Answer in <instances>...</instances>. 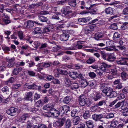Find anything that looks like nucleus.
Instances as JSON below:
<instances>
[{"instance_id": "nucleus-53", "label": "nucleus", "mask_w": 128, "mask_h": 128, "mask_svg": "<svg viewBox=\"0 0 128 128\" xmlns=\"http://www.w3.org/2000/svg\"><path fill=\"white\" fill-rule=\"evenodd\" d=\"M114 114L112 113H110L107 114L106 116L105 117H104L105 118L109 119L112 118L114 117Z\"/></svg>"}, {"instance_id": "nucleus-64", "label": "nucleus", "mask_w": 128, "mask_h": 128, "mask_svg": "<svg viewBox=\"0 0 128 128\" xmlns=\"http://www.w3.org/2000/svg\"><path fill=\"white\" fill-rule=\"evenodd\" d=\"M78 110L76 109H74L71 112V116H72L74 117L75 116V114L77 112Z\"/></svg>"}, {"instance_id": "nucleus-62", "label": "nucleus", "mask_w": 128, "mask_h": 128, "mask_svg": "<svg viewBox=\"0 0 128 128\" xmlns=\"http://www.w3.org/2000/svg\"><path fill=\"white\" fill-rule=\"evenodd\" d=\"M122 14L124 15L127 14H128V7L124 8L123 10Z\"/></svg>"}, {"instance_id": "nucleus-56", "label": "nucleus", "mask_w": 128, "mask_h": 128, "mask_svg": "<svg viewBox=\"0 0 128 128\" xmlns=\"http://www.w3.org/2000/svg\"><path fill=\"white\" fill-rule=\"evenodd\" d=\"M64 81L65 84L67 85H68L71 84L70 80L69 78L67 77H65L64 78Z\"/></svg>"}, {"instance_id": "nucleus-16", "label": "nucleus", "mask_w": 128, "mask_h": 128, "mask_svg": "<svg viewBox=\"0 0 128 128\" xmlns=\"http://www.w3.org/2000/svg\"><path fill=\"white\" fill-rule=\"evenodd\" d=\"M127 59V58H121L116 61V63L118 64L125 65L127 62L126 60Z\"/></svg>"}, {"instance_id": "nucleus-48", "label": "nucleus", "mask_w": 128, "mask_h": 128, "mask_svg": "<svg viewBox=\"0 0 128 128\" xmlns=\"http://www.w3.org/2000/svg\"><path fill=\"white\" fill-rule=\"evenodd\" d=\"M118 124V122L117 121L113 120L111 122L110 126L114 128Z\"/></svg>"}, {"instance_id": "nucleus-2", "label": "nucleus", "mask_w": 128, "mask_h": 128, "mask_svg": "<svg viewBox=\"0 0 128 128\" xmlns=\"http://www.w3.org/2000/svg\"><path fill=\"white\" fill-rule=\"evenodd\" d=\"M66 120V118L65 117L60 118L58 120L56 121L54 123V125L55 127H61L63 126Z\"/></svg>"}, {"instance_id": "nucleus-32", "label": "nucleus", "mask_w": 128, "mask_h": 128, "mask_svg": "<svg viewBox=\"0 0 128 128\" xmlns=\"http://www.w3.org/2000/svg\"><path fill=\"white\" fill-rule=\"evenodd\" d=\"M85 119H87L90 117V112L89 110H86L83 116Z\"/></svg>"}, {"instance_id": "nucleus-20", "label": "nucleus", "mask_w": 128, "mask_h": 128, "mask_svg": "<svg viewBox=\"0 0 128 128\" xmlns=\"http://www.w3.org/2000/svg\"><path fill=\"white\" fill-rule=\"evenodd\" d=\"M79 87L78 84L76 82H73L70 84V88L72 90L77 89Z\"/></svg>"}, {"instance_id": "nucleus-36", "label": "nucleus", "mask_w": 128, "mask_h": 128, "mask_svg": "<svg viewBox=\"0 0 128 128\" xmlns=\"http://www.w3.org/2000/svg\"><path fill=\"white\" fill-rule=\"evenodd\" d=\"M38 18L40 21L42 22H46L48 20L47 18L41 15L38 16Z\"/></svg>"}, {"instance_id": "nucleus-23", "label": "nucleus", "mask_w": 128, "mask_h": 128, "mask_svg": "<svg viewBox=\"0 0 128 128\" xmlns=\"http://www.w3.org/2000/svg\"><path fill=\"white\" fill-rule=\"evenodd\" d=\"M54 106L52 104H49L46 105H45L43 107V108L44 110H50L51 111L52 109H53L54 108Z\"/></svg>"}, {"instance_id": "nucleus-35", "label": "nucleus", "mask_w": 128, "mask_h": 128, "mask_svg": "<svg viewBox=\"0 0 128 128\" xmlns=\"http://www.w3.org/2000/svg\"><path fill=\"white\" fill-rule=\"evenodd\" d=\"M95 61V59L92 57H90L86 61V63L88 64H91L94 63Z\"/></svg>"}, {"instance_id": "nucleus-37", "label": "nucleus", "mask_w": 128, "mask_h": 128, "mask_svg": "<svg viewBox=\"0 0 128 128\" xmlns=\"http://www.w3.org/2000/svg\"><path fill=\"white\" fill-rule=\"evenodd\" d=\"M120 36L121 35L119 33L116 32L114 34L113 38V39L114 40H116L118 38L120 37Z\"/></svg>"}, {"instance_id": "nucleus-44", "label": "nucleus", "mask_w": 128, "mask_h": 128, "mask_svg": "<svg viewBox=\"0 0 128 128\" xmlns=\"http://www.w3.org/2000/svg\"><path fill=\"white\" fill-rule=\"evenodd\" d=\"M57 71L59 72L60 74L63 75H66L68 74V72L67 70H60L59 69H57Z\"/></svg>"}, {"instance_id": "nucleus-45", "label": "nucleus", "mask_w": 128, "mask_h": 128, "mask_svg": "<svg viewBox=\"0 0 128 128\" xmlns=\"http://www.w3.org/2000/svg\"><path fill=\"white\" fill-rule=\"evenodd\" d=\"M109 28L110 29L113 30H117L118 28L117 24L115 23H114L111 24Z\"/></svg>"}, {"instance_id": "nucleus-18", "label": "nucleus", "mask_w": 128, "mask_h": 128, "mask_svg": "<svg viewBox=\"0 0 128 128\" xmlns=\"http://www.w3.org/2000/svg\"><path fill=\"white\" fill-rule=\"evenodd\" d=\"M69 37L68 34L64 33L60 35V39L61 41H66L68 39Z\"/></svg>"}, {"instance_id": "nucleus-28", "label": "nucleus", "mask_w": 128, "mask_h": 128, "mask_svg": "<svg viewBox=\"0 0 128 128\" xmlns=\"http://www.w3.org/2000/svg\"><path fill=\"white\" fill-rule=\"evenodd\" d=\"M67 1L71 6L74 7L76 5V0H67Z\"/></svg>"}, {"instance_id": "nucleus-52", "label": "nucleus", "mask_w": 128, "mask_h": 128, "mask_svg": "<svg viewBox=\"0 0 128 128\" xmlns=\"http://www.w3.org/2000/svg\"><path fill=\"white\" fill-rule=\"evenodd\" d=\"M21 85L19 83L13 85L12 87L13 89H16L20 88L21 86Z\"/></svg>"}, {"instance_id": "nucleus-9", "label": "nucleus", "mask_w": 128, "mask_h": 128, "mask_svg": "<svg viewBox=\"0 0 128 128\" xmlns=\"http://www.w3.org/2000/svg\"><path fill=\"white\" fill-rule=\"evenodd\" d=\"M70 108L67 105H64L62 106L60 108V112L62 114H64L67 113L70 111Z\"/></svg>"}, {"instance_id": "nucleus-42", "label": "nucleus", "mask_w": 128, "mask_h": 128, "mask_svg": "<svg viewBox=\"0 0 128 128\" xmlns=\"http://www.w3.org/2000/svg\"><path fill=\"white\" fill-rule=\"evenodd\" d=\"M60 14L59 12H56L52 16V18L54 19L59 20V15H60Z\"/></svg>"}, {"instance_id": "nucleus-27", "label": "nucleus", "mask_w": 128, "mask_h": 128, "mask_svg": "<svg viewBox=\"0 0 128 128\" xmlns=\"http://www.w3.org/2000/svg\"><path fill=\"white\" fill-rule=\"evenodd\" d=\"M80 120V118L78 116H75L74 118L73 122L74 125H77L79 123Z\"/></svg>"}, {"instance_id": "nucleus-21", "label": "nucleus", "mask_w": 128, "mask_h": 128, "mask_svg": "<svg viewBox=\"0 0 128 128\" xmlns=\"http://www.w3.org/2000/svg\"><path fill=\"white\" fill-rule=\"evenodd\" d=\"M29 116V115L27 114H23L20 116L19 120L21 122L24 123L26 120V118H28Z\"/></svg>"}, {"instance_id": "nucleus-55", "label": "nucleus", "mask_w": 128, "mask_h": 128, "mask_svg": "<svg viewBox=\"0 0 128 128\" xmlns=\"http://www.w3.org/2000/svg\"><path fill=\"white\" fill-rule=\"evenodd\" d=\"M121 108L122 110H123L125 108H126V102L124 101L121 102Z\"/></svg>"}, {"instance_id": "nucleus-57", "label": "nucleus", "mask_w": 128, "mask_h": 128, "mask_svg": "<svg viewBox=\"0 0 128 128\" xmlns=\"http://www.w3.org/2000/svg\"><path fill=\"white\" fill-rule=\"evenodd\" d=\"M123 115L124 116H128V108L124 109L123 110Z\"/></svg>"}, {"instance_id": "nucleus-3", "label": "nucleus", "mask_w": 128, "mask_h": 128, "mask_svg": "<svg viewBox=\"0 0 128 128\" xmlns=\"http://www.w3.org/2000/svg\"><path fill=\"white\" fill-rule=\"evenodd\" d=\"M25 88L28 89L36 90L40 91V90L41 86H38L35 84L30 85L28 83H26L24 85Z\"/></svg>"}, {"instance_id": "nucleus-15", "label": "nucleus", "mask_w": 128, "mask_h": 128, "mask_svg": "<svg viewBox=\"0 0 128 128\" xmlns=\"http://www.w3.org/2000/svg\"><path fill=\"white\" fill-rule=\"evenodd\" d=\"M70 7L69 6H66V7L63 8L61 9V11L65 14H68L71 13L72 12L70 11Z\"/></svg>"}, {"instance_id": "nucleus-13", "label": "nucleus", "mask_w": 128, "mask_h": 128, "mask_svg": "<svg viewBox=\"0 0 128 128\" xmlns=\"http://www.w3.org/2000/svg\"><path fill=\"white\" fill-rule=\"evenodd\" d=\"M101 97L100 94L94 92L92 95V98L94 101H96L100 98Z\"/></svg>"}, {"instance_id": "nucleus-39", "label": "nucleus", "mask_w": 128, "mask_h": 128, "mask_svg": "<svg viewBox=\"0 0 128 128\" xmlns=\"http://www.w3.org/2000/svg\"><path fill=\"white\" fill-rule=\"evenodd\" d=\"M116 58V57L110 55L108 56L107 60L110 62H112L115 60Z\"/></svg>"}, {"instance_id": "nucleus-14", "label": "nucleus", "mask_w": 128, "mask_h": 128, "mask_svg": "<svg viewBox=\"0 0 128 128\" xmlns=\"http://www.w3.org/2000/svg\"><path fill=\"white\" fill-rule=\"evenodd\" d=\"M113 42V41L112 40H108L106 42V45L109 47L113 48L115 51H118V50L116 48V46H112Z\"/></svg>"}, {"instance_id": "nucleus-46", "label": "nucleus", "mask_w": 128, "mask_h": 128, "mask_svg": "<svg viewBox=\"0 0 128 128\" xmlns=\"http://www.w3.org/2000/svg\"><path fill=\"white\" fill-rule=\"evenodd\" d=\"M101 57L104 60H106V57L107 56V54L103 51H101L100 52Z\"/></svg>"}, {"instance_id": "nucleus-25", "label": "nucleus", "mask_w": 128, "mask_h": 128, "mask_svg": "<svg viewBox=\"0 0 128 128\" xmlns=\"http://www.w3.org/2000/svg\"><path fill=\"white\" fill-rule=\"evenodd\" d=\"M103 35V34L102 32L96 33L94 34V38L96 40H100V38H102Z\"/></svg>"}, {"instance_id": "nucleus-50", "label": "nucleus", "mask_w": 128, "mask_h": 128, "mask_svg": "<svg viewBox=\"0 0 128 128\" xmlns=\"http://www.w3.org/2000/svg\"><path fill=\"white\" fill-rule=\"evenodd\" d=\"M128 23L127 22H124L121 26V28L122 30H125L128 28Z\"/></svg>"}, {"instance_id": "nucleus-22", "label": "nucleus", "mask_w": 128, "mask_h": 128, "mask_svg": "<svg viewBox=\"0 0 128 128\" xmlns=\"http://www.w3.org/2000/svg\"><path fill=\"white\" fill-rule=\"evenodd\" d=\"M70 77L73 79L76 78L78 77V74L76 72H71L68 73Z\"/></svg>"}, {"instance_id": "nucleus-60", "label": "nucleus", "mask_w": 128, "mask_h": 128, "mask_svg": "<svg viewBox=\"0 0 128 128\" xmlns=\"http://www.w3.org/2000/svg\"><path fill=\"white\" fill-rule=\"evenodd\" d=\"M92 102L91 101H90L88 99L86 98V101L85 104L87 106H90L91 105Z\"/></svg>"}, {"instance_id": "nucleus-26", "label": "nucleus", "mask_w": 128, "mask_h": 128, "mask_svg": "<svg viewBox=\"0 0 128 128\" xmlns=\"http://www.w3.org/2000/svg\"><path fill=\"white\" fill-rule=\"evenodd\" d=\"M64 125L65 128H70L71 127L72 123L71 120L69 119L66 120Z\"/></svg>"}, {"instance_id": "nucleus-49", "label": "nucleus", "mask_w": 128, "mask_h": 128, "mask_svg": "<svg viewBox=\"0 0 128 128\" xmlns=\"http://www.w3.org/2000/svg\"><path fill=\"white\" fill-rule=\"evenodd\" d=\"M121 77L122 78V80L124 81H125L126 80V77L127 76V74L126 72H123L121 74Z\"/></svg>"}, {"instance_id": "nucleus-33", "label": "nucleus", "mask_w": 128, "mask_h": 128, "mask_svg": "<svg viewBox=\"0 0 128 128\" xmlns=\"http://www.w3.org/2000/svg\"><path fill=\"white\" fill-rule=\"evenodd\" d=\"M94 28L92 26H88L85 29V32L86 33H89L94 30Z\"/></svg>"}, {"instance_id": "nucleus-34", "label": "nucleus", "mask_w": 128, "mask_h": 128, "mask_svg": "<svg viewBox=\"0 0 128 128\" xmlns=\"http://www.w3.org/2000/svg\"><path fill=\"white\" fill-rule=\"evenodd\" d=\"M86 123L88 128H93L94 124L92 120L86 121Z\"/></svg>"}, {"instance_id": "nucleus-12", "label": "nucleus", "mask_w": 128, "mask_h": 128, "mask_svg": "<svg viewBox=\"0 0 128 128\" xmlns=\"http://www.w3.org/2000/svg\"><path fill=\"white\" fill-rule=\"evenodd\" d=\"M42 5V2H40L37 3L32 4L29 5L28 8L29 10H32L37 7L41 6Z\"/></svg>"}, {"instance_id": "nucleus-17", "label": "nucleus", "mask_w": 128, "mask_h": 128, "mask_svg": "<svg viewBox=\"0 0 128 128\" xmlns=\"http://www.w3.org/2000/svg\"><path fill=\"white\" fill-rule=\"evenodd\" d=\"M52 112H50L51 114L55 118H57L58 117L59 114V112L58 110L54 108L52 109L51 111Z\"/></svg>"}, {"instance_id": "nucleus-38", "label": "nucleus", "mask_w": 128, "mask_h": 128, "mask_svg": "<svg viewBox=\"0 0 128 128\" xmlns=\"http://www.w3.org/2000/svg\"><path fill=\"white\" fill-rule=\"evenodd\" d=\"M71 99L70 97L67 96L64 98L63 102L64 103L68 104L70 102Z\"/></svg>"}, {"instance_id": "nucleus-4", "label": "nucleus", "mask_w": 128, "mask_h": 128, "mask_svg": "<svg viewBox=\"0 0 128 128\" xmlns=\"http://www.w3.org/2000/svg\"><path fill=\"white\" fill-rule=\"evenodd\" d=\"M6 60L8 62L7 65L8 67L10 68L14 66L15 63V59L14 57L10 58L9 56L6 57Z\"/></svg>"}, {"instance_id": "nucleus-6", "label": "nucleus", "mask_w": 128, "mask_h": 128, "mask_svg": "<svg viewBox=\"0 0 128 128\" xmlns=\"http://www.w3.org/2000/svg\"><path fill=\"white\" fill-rule=\"evenodd\" d=\"M34 25V22L32 20H28L25 22L23 25V27L26 29H30L32 28Z\"/></svg>"}, {"instance_id": "nucleus-30", "label": "nucleus", "mask_w": 128, "mask_h": 128, "mask_svg": "<svg viewBox=\"0 0 128 128\" xmlns=\"http://www.w3.org/2000/svg\"><path fill=\"white\" fill-rule=\"evenodd\" d=\"M22 70V68H14L12 71V73L14 75H17Z\"/></svg>"}, {"instance_id": "nucleus-59", "label": "nucleus", "mask_w": 128, "mask_h": 128, "mask_svg": "<svg viewBox=\"0 0 128 128\" xmlns=\"http://www.w3.org/2000/svg\"><path fill=\"white\" fill-rule=\"evenodd\" d=\"M23 32L22 31H20L18 32V35L20 40L23 38Z\"/></svg>"}, {"instance_id": "nucleus-7", "label": "nucleus", "mask_w": 128, "mask_h": 128, "mask_svg": "<svg viewBox=\"0 0 128 128\" xmlns=\"http://www.w3.org/2000/svg\"><path fill=\"white\" fill-rule=\"evenodd\" d=\"M86 98L83 94L81 95L78 98L79 104L81 106H84L85 105Z\"/></svg>"}, {"instance_id": "nucleus-24", "label": "nucleus", "mask_w": 128, "mask_h": 128, "mask_svg": "<svg viewBox=\"0 0 128 128\" xmlns=\"http://www.w3.org/2000/svg\"><path fill=\"white\" fill-rule=\"evenodd\" d=\"M91 18L90 17H88L85 18H79L78 19V21L80 23H86L89 21L90 20Z\"/></svg>"}, {"instance_id": "nucleus-11", "label": "nucleus", "mask_w": 128, "mask_h": 128, "mask_svg": "<svg viewBox=\"0 0 128 128\" xmlns=\"http://www.w3.org/2000/svg\"><path fill=\"white\" fill-rule=\"evenodd\" d=\"M112 89L109 87L105 88L102 90V92L107 96H110L111 94Z\"/></svg>"}, {"instance_id": "nucleus-19", "label": "nucleus", "mask_w": 128, "mask_h": 128, "mask_svg": "<svg viewBox=\"0 0 128 128\" xmlns=\"http://www.w3.org/2000/svg\"><path fill=\"white\" fill-rule=\"evenodd\" d=\"M33 32L34 33V34H38L39 35H41L42 33V31L41 29L38 27L34 29Z\"/></svg>"}, {"instance_id": "nucleus-10", "label": "nucleus", "mask_w": 128, "mask_h": 128, "mask_svg": "<svg viewBox=\"0 0 128 128\" xmlns=\"http://www.w3.org/2000/svg\"><path fill=\"white\" fill-rule=\"evenodd\" d=\"M33 92H30L26 93L24 99L26 100H29L32 102V100Z\"/></svg>"}, {"instance_id": "nucleus-8", "label": "nucleus", "mask_w": 128, "mask_h": 128, "mask_svg": "<svg viewBox=\"0 0 128 128\" xmlns=\"http://www.w3.org/2000/svg\"><path fill=\"white\" fill-rule=\"evenodd\" d=\"M112 66L110 64H108L105 62H102L101 63L100 66V68L104 72H107V68H110Z\"/></svg>"}, {"instance_id": "nucleus-29", "label": "nucleus", "mask_w": 128, "mask_h": 128, "mask_svg": "<svg viewBox=\"0 0 128 128\" xmlns=\"http://www.w3.org/2000/svg\"><path fill=\"white\" fill-rule=\"evenodd\" d=\"M88 82L85 79L80 81V84L81 87L83 88H85L87 86Z\"/></svg>"}, {"instance_id": "nucleus-58", "label": "nucleus", "mask_w": 128, "mask_h": 128, "mask_svg": "<svg viewBox=\"0 0 128 128\" xmlns=\"http://www.w3.org/2000/svg\"><path fill=\"white\" fill-rule=\"evenodd\" d=\"M51 64L52 63L50 62H45L43 64L42 66L44 67L47 68L50 66Z\"/></svg>"}, {"instance_id": "nucleus-31", "label": "nucleus", "mask_w": 128, "mask_h": 128, "mask_svg": "<svg viewBox=\"0 0 128 128\" xmlns=\"http://www.w3.org/2000/svg\"><path fill=\"white\" fill-rule=\"evenodd\" d=\"M84 42V41H78L77 42V48L78 49H82V48H88V46H87L83 47V46L80 44H82V42Z\"/></svg>"}, {"instance_id": "nucleus-61", "label": "nucleus", "mask_w": 128, "mask_h": 128, "mask_svg": "<svg viewBox=\"0 0 128 128\" xmlns=\"http://www.w3.org/2000/svg\"><path fill=\"white\" fill-rule=\"evenodd\" d=\"M88 75L92 78H95L96 76L95 74L93 72H90L88 73Z\"/></svg>"}, {"instance_id": "nucleus-41", "label": "nucleus", "mask_w": 128, "mask_h": 128, "mask_svg": "<svg viewBox=\"0 0 128 128\" xmlns=\"http://www.w3.org/2000/svg\"><path fill=\"white\" fill-rule=\"evenodd\" d=\"M2 90L4 93L6 94H9V88L7 86H5L3 87L2 89Z\"/></svg>"}, {"instance_id": "nucleus-1", "label": "nucleus", "mask_w": 128, "mask_h": 128, "mask_svg": "<svg viewBox=\"0 0 128 128\" xmlns=\"http://www.w3.org/2000/svg\"><path fill=\"white\" fill-rule=\"evenodd\" d=\"M92 117L93 120L96 122L100 121L103 123L105 122V118L102 114H94L92 115Z\"/></svg>"}, {"instance_id": "nucleus-43", "label": "nucleus", "mask_w": 128, "mask_h": 128, "mask_svg": "<svg viewBox=\"0 0 128 128\" xmlns=\"http://www.w3.org/2000/svg\"><path fill=\"white\" fill-rule=\"evenodd\" d=\"M95 84V82L94 81H89L88 82L87 85L88 86L90 87H94Z\"/></svg>"}, {"instance_id": "nucleus-51", "label": "nucleus", "mask_w": 128, "mask_h": 128, "mask_svg": "<svg viewBox=\"0 0 128 128\" xmlns=\"http://www.w3.org/2000/svg\"><path fill=\"white\" fill-rule=\"evenodd\" d=\"M97 11V10L96 8H94L89 10V13L92 15L94 14H97L96 12Z\"/></svg>"}, {"instance_id": "nucleus-40", "label": "nucleus", "mask_w": 128, "mask_h": 128, "mask_svg": "<svg viewBox=\"0 0 128 128\" xmlns=\"http://www.w3.org/2000/svg\"><path fill=\"white\" fill-rule=\"evenodd\" d=\"M105 12L107 14H110L113 12L112 8L110 7H108L106 8L105 10Z\"/></svg>"}, {"instance_id": "nucleus-63", "label": "nucleus", "mask_w": 128, "mask_h": 128, "mask_svg": "<svg viewBox=\"0 0 128 128\" xmlns=\"http://www.w3.org/2000/svg\"><path fill=\"white\" fill-rule=\"evenodd\" d=\"M36 104L37 107H39L41 106L42 104H43V102H42V100H40L36 102Z\"/></svg>"}, {"instance_id": "nucleus-54", "label": "nucleus", "mask_w": 128, "mask_h": 128, "mask_svg": "<svg viewBox=\"0 0 128 128\" xmlns=\"http://www.w3.org/2000/svg\"><path fill=\"white\" fill-rule=\"evenodd\" d=\"M40 44V43L39 42L36 41L34 43L33 46L34 48H37Z\"/></svg>"}, {"instance_id": "nucleus-5", "label": "nucleus", "mask_w": 128, "mask_h": 128, "mask_svg": "<svg viewBox=\"0 0 128 128\" xmlns=\"http://www.w3.org/2000/svg\"><path fill=\"white\" fill-rule=\"evenodd\" d=\"M18 111L17 108L14 107H11L6 111V113L8 115L12 116L16 115Z\"/></svg>"}, {"instance_id": "nucleus-47", "label": "nucleus", "mask_w": 128, "mask_h": 128, "mask_svg": "<svg viewBox=\"0 0 128 128\" xmlns=\"http://www.w3.org/2000/svg\"><path fill=\"white\" fill-rule=\"evenodd\" d=\"M106 102L107 101L106 100H102L99 101L98 103L96 104V105L98 106H101L103 105H105L106 104Z\"/></svg>"}]
</instances>
